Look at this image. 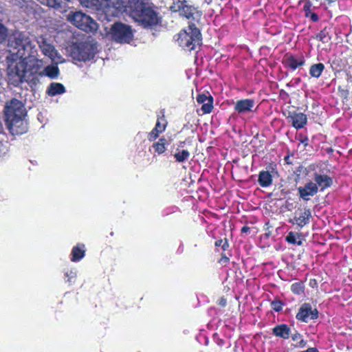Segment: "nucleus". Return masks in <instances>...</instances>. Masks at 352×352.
<instances>
[{"mask_svg": "<svg viewBox=\"0 0 352 352\" xmlns=\"http://www.w3.org/2000/svg\"><path fill=\"white\" fill-rule=\"evenodd\" d=\"M316 39L322 43H327L331 40V28L324 27L316 36Z\"/></svg>", "mask_w": 352, "mask_h": 352, "instance_id": "24", "label": "nucleus"}, {"mask_svg": "<svg viewBox=\"0 0 352 352\" xmlns=\"http://www.w3.org/2000/svg\"><path fill=\"white\" fill-rule=\"evenodd\" d=\"M288 119L296 129H302L307 122V117L303 113L293 112L288 116Z\"/></svg>", "mask_w": 352, "mask_h": 352, "instance_id": "17", "label": "nucleus"}, {"mask_svg": "<svg viewBox=\"0 0 352 352\" xmlns=\"http://www.w3.org/2000/svg\"><path fill=\"white\" fill-rule=\"evenodd\" d=\"M255 101L254 99H242L237 100L234 105V110L239 114L246 113L252 111Z\"/></svg>", "mask_w": 352, "mask_h": 352, "instance_id": "16", "label": "nucleus"}, {"mask_svg": "<svg viewBox=\"0 0 352 352\" xmlns=\"http://www.w3.org/2000/svg\"><path fill=\"white\" fill-rule=\"evenodd\" d=\"M285 241L290 244H297L298 245H302L301 241H296V234L294 232H289L287 236L285 237Z\"/></svg>", "mask_w": 352, "mask_h": 352, "instance_id": "34", "label": "nucleus"}, {"mask_svg": "<svg viewBox=\"0 0 352 352\" xmlns=\"http://www.w3.org/2000/svg\"><path fill=\"white\" fill-rule=\"evenodd\" d=\"M273 182L272 176L269 171L261 170L259 172L258 177V184L263 187L266 188L272 185Z\"/></svg>", "mask_w": 352, "mask_h": 352, "instance_id": "22", "label": "nucleus"}, {"mask_svg": "<svg viewBox=\"0 0 352 352\" xmlns=\"http://www.w3.org/2000/svg\"><path fill=\"white\" fill-rule=\"evenodd\" d=\"M7 128L12 135H22L28 131V124L24 120L26 113L23 103L16 98L8 102L4 108Z\"/></svg>", "mask_w": 352, "mask_h": 352, "instance_id": "1", "label": "nucleus"}, {"mask_svg": "<svg viewBox=\"0 0 352 352\" xmlns=\"http://www.w3.org/2000/svg\"><path fill=\"white\" fill-rule=\"evenodd\" d=\"M294 156V153H291L290 151H288V153L286 156L284 157V162L285 164L287 165H292L293 164V161L292 160V157Z\"/></svg>", "mask_w": 352, "mask_h": 352, "instance_id": "39", "label": "nucleus"}, {"mask_svg": "<svg viewBox=\"0 0 352 352\" xmlns=\"http://www.w3.org/2000/svg\"><path fill=\"white\" fill-rule=\"evenodd\" d=\"M311 217V212L309 208H299L295 212L294 218L289 219V222L293 225H297L300 228H303L309 223Z\"/></svg>", "mask_w": 352, "mask_h": 352, "instance_id": "11", "label": "nucleus"}, {"mask_svg": "<svg viewBox=\"0 0 352 352\" xmlns=\"http://www.w3.org/2000/svg\"><path fill=\"white\" fill-rule=\"evenodd\" d=\"M218 305L222 307L227 305V299L224 296H221L218 300Z\"/></svg>", "mask_w": 352, "mask_h": 352, "instance_id": "45", "label": "nucleus"}, {"mask_svg": "<svg viewBox=\"0 0 352 352\" xmlns=\"http://www.w3.org/2000/svg\"><path fill=\"white\" fill-rule=\"evenodd\" d=\"M86 7H96L100 9L102 0H79Z\"/></svg>", "mask_w": 352, "mask_h": 352, "instance_id": "31", "label": "nucleus"}, {"mask_svg": "<svg viewBox=\"0 0 352 352\" xmlns=\"http://www.w3.org/2000/svg\"><path fill=\"white\" fill-rule=\"evenodd\" d=\"M168 126V121L165 117V110L161 109L157 113V122L155 128L160 130L161 131H165Z\"/></svg>", "mask_w": 352, "mask_h": 352, "instance_id": "23", "label": "nucleus"}, {"mask_svg": "<svg viewBox=\"0 0 352 352\" xmlns=\"http://www.w3.org/2000/svg\"><path fill=\"white\" fill-rule=\"evenodd\" d=\"M100 9L116 7L119 3V0H102Z\"/></svg>", "mask_w": 352, "mask_h": 352, "instance_id": "35", "label": "nucleus"}, {"mask_svg": "<svg viewBox=\"0 0 352 352\" xmlns=\"http://www.w3.org/2000/svg\"><path fill=\"white\" fill-rule=\"evenodd\" d=\"M324 69V65L322 63L312 65L309 68V74L314 78H319Z\"/></svg>", "mask_w": 352, "mask_h": 352, "instance_id": "27", "label": "nucleus"}, {"mask_svg": "<svg viewBox=\"0 0 352 352\" xmlns=\"http://www.w3.org/2000/svg\"><path fill=\"white\" fill-rule=\"evenodd\" d=\"M9 81H10V72H9V77H8Z\"/></svg>", "mask_w": 352, "mask_h": 352, "instance_id": "49", "label": "nucleus"}, {"mask_svg": "<svg viewBox=\"0 0 352 352\" xmlns=\"http://www.w3.org/2000/svg\"><path fill=\"white\" fill-rule=\"evenodd\" d=\"M162 133V131L154 127L151 130V131L148 133L147 139L151 142H155L160 137V135Z\"/></svg>", "mask_w": 352, "mask_h": 352, "instance_id": "32", "label": "nucleus"}, {"mask_svg": "<svg viewBox=\"0 0 352 352\" xmlns=\"http://www.w3.org/2000/svg\"><path fill=\"white\" fill-rule=\"evenodd\" d=\"M185 144V141L180 142L179 146L182 147Z\"/></svg>", "mask_w": 352, "mask_h": 352, "instance_id": "48", "label": "nucleus"}, {"mask_svg": "<svg viewBox=\"0 0 352 352\" xmlns=\"http://www.w3.org/2000/svg\"><path fill=\"white\" fill-rule=\"evenodd\" d=\"M68 21L86 32H92L98 29V23L89 15L81 12H71L68 15Z\"/></svg>", "mask_w": 352, "mask_h": 352, "instance_id": "7", "label": "nucleus"}, {"mask_svg": "<svg viewBox=\"0 0 352 352\" xmlns=\"http://www.w3.org/2000/svg\"><path fill=\"white\" fill-rule=\"evenodd\" d=\"M41 3L48 7L58 8L61 7L60 0H38Z\"/></svg>", "mask_w": 352, "mask_h": 352, "instance_id": "33", "label": "nucleus"}, {"mask_svg": "<svg viewBox=\"0 0 352 352\" xmlns=\"http://www.w3.org/2000/svg\"><path fill=\"white\" fill-rule=\"evenodd\" d=\"M272 333L276 337L287 340L291 335V329L287 324H280L272 329Z\"/></svg>", "mask_w": 352, "mask_h": 352, "instance_id": "18", "label": "nucleus"}, {"mask_svg": "<svg viewBox=\"0 0 352 352\" xmlns=\"http://www.w3.org/2000/svg\"><path fill=\"white\" fill-rule=\"evenodd\" d=\"M283 305L284 303L279 299H275L271 302L272 309L276 312L280 311L283 309Z\"/></svg>", "mask_w": 352, "mask_h": 352, "instance_id": "36", "label": "nucleus"}, {"mask_svg": "<svg viewBox=\"0 0 352 352\" xmlns=\"http://www.w3.org/2000/svg\"><path fill=\"white\" fill-rule=\"evenodd\" d=\"M230 261L229 257H228L225 253H221V258L219 260V263L227 265Z\"/></svg>", "mask_w": 352, "mask_h": 352, "instance_id": "41", "label": "nucleus"}, {"mask_svg": "<svg viewBox=\"0 0 352 352\" xmlns=\"http://www.w3.org/2000/svg\"><path fill=\"white\" fill-rule=\"evenodd\" d=\"M241 231V233L248 234L250 231V228L247 226H245L242 227Z\"/></svg>", "mask_w": 352, "mask_h": 352, "instance_id": "46", "label": "nucleus"}, {"mask_svg": "<svg viewBox=\"0 0 352 352\" xmlns=\"http://www.w3.org/2000/svg\"><path fill=\"white\" fill-rule=\"evenodd\" d=\"M197 103L202 104L201 110L203 114L210 113L213 109L214 98L211 95L207 96L206 94H199L196 98Z\"/></svg>", "mask_w": 352, "mask_h": 352, "instance_id": "14", "label": "nucleus"}, {"mask_svg": "<svg viewBox=\"0 0 352 352\" xmlns=\"http://www.w3.org/2000/svg\"><path fill=\"white\" fill-rule=\"evenodd\" d=\"M299 140L304 145L305 147H307L308 146L309 139L307 136L300 135Z\"/></svg>", "mask_w": 352, "mask_h": 352, "instance_id": "43", "label": "nucleus"}, {"mask_svg": "<svg viewBox=\"0 0 352 352\" xmlns=\"http://www.w3.org/2000/svg\"><path fill=\"white\" fill-rule=\"evenodd\" d=\"M170 10L173 12H179L180 16L190 19L193 17L196 9L194 6L188 5L186 0H177L173 1Z\"/></svg>", "mask_w": 352, "mask_h": 352, "instance_id": "9", "label": "nucleus"}, {"mask_svg": "<svg viewBox=\"0 0 352 352\" xmlns=\"http://www.w3.org/2000/svg\"><path fill=\"white\" fill-rule=\"evenodd\" d=\"M307 18H309L313 22H318L319 21L318 15L316 13L312 12L309 13Z\"/></svg>", "mask_w": 352, "mask_h": 352, "instance_id": "42", "label": "nucleus"}, {"mask_svg": "<svg viewBox=\"0 0 352 352\" xmlns=\"http://www.w3.org/2000/svg\"><path fill=\"white\" fill-rule=\"evenodd\" d=\"M66 92L65 86L60 82H52L47 87L46 94L50 96L63 94Z\"/></svg>", "mask_w": 352, "mask_h": 352, "instance_id": "20", "label": "nucleus"}, {"mask_svg": "<svg viewBox=\"0 0 352 352\" xmlns=\"http://www.w3.org/2000/svg\"><path fill=\"white\" fill-rule=\"evenodd\" d=\"M69 52L74 60L86 62L94 58L97 45L89 41L75 42L69 46Z\"/></svg>", "mask_w": 352, "mask_h": 352, "instance_id": "5", "label": "nucleus"}, {"mask_svg": "<svg viewBox=\"0 0 352 352\" xmlns=\"http://www.w3.org/2000/svg\"><path fill=\"white\" fill-rule=\"evenodd\" d=\"M6 153V148L2 144H0V157Z\"/></svg>", "mask_w": 352, "mask_h": 352, "instance_id": "47", "label": "nucleus"}, {"mask_svg": "<svg viewBox=\"0 0 352 352\" xmlns=\"http://www.w3.org/2000/svg\"><path fill=\"white\" fill-rule=\"evenodd\" d=\"M283 64L285 67L291 70H295L299 67H302L305 64V59L303 56L296 57L294 55H286L283 60Z\"/></svg>", "mask_w": 352, "mask_h": 352, "instance_id": "15", "label": "nucleus"}, {"mask_svg": "<svg viewBox=\"0 0 352 352\" xmlns=\"http://www.w3.org/2000/svg\"><path fill=\"white\" fill-rule=\"evenodd\" d=\"M305 3L303 6V10L305 12V17H308L309 13L311 12V7H312V3L310 0H300L299 3Z\"/></svg>", "mask_w": 352, "mask_h": 352, "instance_id": "37", "label": "nucleus"}, {"mask_svg": "<svg viewBox=\"0 0 352 352\" xmlns=\"http://www.w3.org/2000/svg\"><path fill=\"white\" fill-rule=\"evenodd\" d=\"M190 153L188 150H181L179 148H177L173 156L176 162L182 163L188 160L190 157Z\"/></svg>", "mask_w": 352, "mask_h": 352, "instance_id": "25", "label": "nucleus"}, {"mask_svg": "<svg viewBox=\"0 0 352 352\" xmlns=\"http://www.w3.org/2000/svg\"><path fill=\"white\" fill-rule=\"evenodd\" d=\"M113 40L119 43H129L133 39V32L131 25L120 21L115 22L111 28Z\"/></svg>", "mask_w": 352, "mask_h": 352, "instance_id": "8", "label": "nucleus"}, {"mask_svg": "<svg viewBox=\"0 0 352 352\" xmlns=\"http://www.w3.org/2000/svg\"><path fill=\"white\" fill-rule=\"evenodd\" d=\"M291 291L296 295L302 294L305 292V285L302 282H296L291 285Z\"/></svg>", "mask_w": 352, "mask_h": 352, "instance_id": "30", "label": "nucleus"}, {"mask_svg": "<svg viewBox=\"0 0 352 352\" xmlns=\"http://www.w3.org/2000/svg\"><path fill=\"white\" fill-rule=\"evenodd\" d=\"M41 66L37 63L35 58H30L25 60H20L15 65L16 74L21 79L28 78L27 81L34 85L39 82V77L44 76L41 71Z\"/></svg>", "mask_w": 352, "mask_h": 352, "instance_id": "4", "label": "nucleus"}, {"mask_svg": "<svg viewBox=\"0 0 352 352\" xmlns=\"http://www.w3.org/2000/svg\"><path fill=\"white\" fill-rule=\"evenodd\" d=\"M298 192L300 199L303 201H307L310 200V197L314 196L318 192V190L315 187L313 181L307 182L304 186L298 188Z\"/></svg>", "mask_w": 352, "mask_h": 352, "instance_id": "13", "label": "nucleus"}, {"mask_svg": "<svg viewBox=\"0 0 352 352\" xmlns=\"http://www.w3.org/2000/svg\"><path fill=\"white\" fill-rule=\"evenodd\" d=\"M202 36L201 32L194 23L188 26V31L182 30L178 34L177 41L182 48L188 51L195 50L201 44Z\"/></svg>", "mask_w": 352, "mask_h": 352, "instance_id": "6", "label": "nucleus"}, {"mask_svg": "<svg viewBox=\"0 0 352 352\" xmlns=\"http://www.w3.org/2000/svg\"><path fill=\"white\" fill-rule=\"evenodd\" d=\"M338 92L340 94L341 96L344 98H346L349 94L347 89H343L341 87H338Z\"/></svg>", "mask_w": 352, "mask_h": 352, "instance_id": "44", "label": "nucleus"}, {"mask_svg": "<svg viewBox=\"0 0 352 352\" xmlns=\"http://www.w3.org/2000/svg\"><path fill=\"white\" fill-rule=\"evenodd\" d=\"M292 340L294 342H298L297 344H295V347L304 348L307 344V340H304L302 335L298 331L292 335Z\"/></svg>", "mask_w": 352, "mask_h": 352, "instance_id": "28", "label": "nucleus"}, {"mask_svg": "<svg viewBox=\"0 0 352 352\" xmlns=\"http://www.w3.org/2000/svg\"><path fill=\"white\" fill-rule=\"evenodd\" d=\"M85 245L83 243H78L74 246L71 252V261L78 262L80 261L85 255Z\"/></svg>", "mask_w": 352, "mask_h": 352, "instance_id": "19", "label": "nucleus"}, {"mask_svg": "<svg viewBox=\"0 0 352 352\" xmlns=\"http://www.w3.org/2000/svg\"><path fill=\"white\" fill-rule=\"evenodd\" d=\"M168 145V142L164 137L160 138L157 142H154L151 148L154 151V153L158 155H163L166 151V146Z\"/></svg>", "mask_w": 352, "mask_h": 352, "instance_id": "21", "label": "nucleus"}, {"mask_svg": "<svg viewBox=\"0 0 352 352\" xmlns=\"http://www.w3.org/2000/svg\"><path fill=\"white\" fill-rule=\"evenodd\" d=\"M44 75L47 76L51 79H56L58 78L60 71L56 65H48L44 69Z\"/></svg>", "mask_w": 352, "mask_h": 352, "instance_id": "26", "label": "nucleus"}, {"mask_svg": "<svg viewBox=\"0 0 352 352\" xmlns=\"http://www.w3.org/2000/svg\"><path fill=\"white\" fill-rule=\"evenodd\" d=\"M40 47L44 55L48 56H53V52L54 51V47L53 45L47 43L45 41H43L40 45Z\"/></svg>", "mask_w": 352, "mask_h": 352, "instance_id": "29", "label": "nucleus"}, {"mask_svg": "<svg viewBox=\"0 0 352 352\" xmlns=\"http://www.w3.org/2000/svg\"><path fill=\"white\" fill-rule=\"evenodd\" d=\"M215 247H221L223 251H226L229 248V243L226 238L224 239H218L214 243Z\"/></svg>", "mask_w": 352, "mask_h": 352, "instance_id": "38", "label": "nucleus"}, {"mask_svg": "<svg viewBox=\"0 0 352 352\" xmlns=\"http://www.w3.org/2000/svg\"><path fill=\"white\" fill-rule=\"evenodd\" d=\"M126 9L130 16L144 28H151L160 22L159 13L142 0H129Z\"/></svg>", "mask_w": 352, "mask_h": 352, "instance_id": "3", "label": "nucleus"}, {"mask_svg": "<svg viewBox=\"0 0 352 352\" xmlns=\"http://www.w3.org/2000/svg\"><path fill=\"white\" fill-rule=\"evenodd\" d=\"M312 179L314 184L318 191L323 192L324 190L330 188L333 183V178L327 174H322L315 172L313 174Z\"/></svg>", "mask_w": 352, "mask_h": 352, "instance_id": "12", "label": "nucleus"}, {"mask_svg": "<svg viewBox=\"0 0 352 352\" xmlns=\"http://www.w3.org/2000/svg\"><path fill=\"white\" fill-rule=\"evenodd\" d=\"M9 52L15 60L35 58L37 49L34 41L24 32L13 34L8 41Z\"/></svg>", "mask_w": 352, "mask_h": 352, "instance_id": "2", "label": "nucleus"}, {"mask_svg": "<svg viewBox=\"0 0 352 352\" xmlns=\"http://www.w3.org/2000/svg\"><path fill=\"white\" fill-rule=\"evenodd\" d=\"M65 276L67 277V281L69 283H72L74 281L76 278V274L73 272L72 271L67 272L65 273Z\"/></svg>", "mask_w": 352, "mask_h": 352, "instance_id": "40", "label": "nucleus"}, {"mask_svg": "<svg viewBox=\"0 0 352 352\" xmlns=\"http://www.w3.org/2000/svg\"><path fill=\"white\" fill-rule=\"evenodd\" d=\"M296 318L298 320L307 322L309 320H316L318 318V311L317 309H313L311 304L305 302L300 307Z\"/></svg>", "mask_w": 352, "mask_h": 352, "instance_id": "10", "label": "nucleus"}]
</instances>
